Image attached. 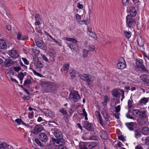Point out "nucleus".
I'll return each instance as SVG.
<instances>
[{
	"mask_svg": "<svg viewBox=\"0 0 149 149\" xmlns=\"http://www.w3.org/2000/svg\"><path fill=\"white\" fill-rule=\"evenodd\" d=\"M42 85L47 92L54 93L56 92L57 87L54 82H45L42 83Z\"/></svg>",
	"mask_w": 149,
	"mask_h": 149,
	"instance_id": "nucleus-1",
	"label": "nucleus"
},
{
	"mask_svg": "<svg viewBox=\"0 0 149 149\" xmlns=\"http://www.w3.org/2000/svg\"><path fill=\"white\" fill-rule=\"evenodd\" d=\"M136 65L135 68L139 71L147 73H149V70H148L144 65L143 64V60L141 59H136Z\"/></svg>",
	"mask_w": 149,
	"mask_h": 149,
	"instance_id": "nucleus-2",
	"label": "nucleus"
},
{
	"mask_svg": "<svg viewBox=\"0 0 149 149\" xmlns=\"http://www.w3.org/2000/svg\"><path fill=\"white\" fill-rule=\"evenodd\" d=\"M68 99L71 102L75 103L78 102L81 99V97L78 91H74L70 93Z\"/></svg>",
	"mask_w": 149,
	"mask_h": 149,
	"instance_id": "nucleus-3",
	"label": "nucleus"
},
{
	"mask_svg": "<svg viewBox=\"0 0 149 149\" xmlns=\"http://www.w3.org/2000/svg\"><path fill=\"white\" fill-rule=\"evenodd\" d=\"M97 146V143L96 142H84L79 145V149H89Z\"/></svg>",
	"mask_w": 149,
	"mask_h": 149,
	"instance_id": "nucleus-4",
	"label": "nucleus"
},
{
	"mask_svg": "<svg viewBox=\"0 0 149 149\" xmlns=\"http://www.w3.org/2000/svg\"><path fill=\"white\" fill-rule=\"evenodd\" d=\"M81 79L83 80L86 81L87 82V84L89 86L90 84V82H92L95 79L94 76L89 74H84L80 75Z\"/></svg>",
	"mask_w": 149,
	"mask_h": 149,
	"instance_id": "nucleus-5",
	"label": "nucleus"
},
{
	"mask_svg": "<svg viewBox=\"0 0 149 149\" xmlns=\"http://www.w3.org/2000/svg\"><path fill=\"white\" fill-rule=\"evenodd\" d=\"M82 127L87 130L91 132H94V129L93 127V125L88 121H83L82 122Z\"/></svg>",
	"mask_w": 149,
	"mask_h": 149,
	"instance_id": "nucleus-6",
	"label": "nucleus"
},
{
	"mask_svg": "<svg viewBox=\"0 0 149 149\" xmlns=\"http://www.w3.org/2000/svg\"><path fill=\"white\" fill-rule=\"evenodd\" d=\"M35 42L36 45L39 48L43 50L46 49V45L44 43L42 40L36 38L35 39Z\"/></svg>",
	"mask_w": 149,
	"mask_h": 149,
	"instance_id": "nucleus-7",
	"label": "nucleus"
},
{
	"mask_svg": "<svg viewBox=\"0 0 149 149\" xmlns=\"http://www.w3.org/2000/svg\"><path fill=\"white\" fill-rule=\"evenodd\" d=\"M118 68L120 69H123L126 67V62L123 58H121L118 61V63L117 64Z\"/></svg>",
	"mask_w": 149,
	"mask_h": 149,
	"instance_id": "nucleus-8",
	"label": "nucleus"
},
{
	"mask_svg": "<svg viewBox=\"0 0 149 149\" xmlns=\"http://www.w3.org/2000/svg\"><path fill=\"white\" fill-rule=\"evenodd\" d=\"M135 16H132L130 15H127L126 17V22L129 28L131 27L132 24L135 22V20L132 18Z\"/></svg>",
	"mask_w": 149,
	"mask_h": 149,
	"instance_id": "nucleus-9",
	"label": "nucleus"
},
{
	"mask_svg": "<svg viewBox=\"0 0 149 149\" xmlns=\"http://www.w3.org/2000/svg\"><path fill=\"white\" fill-rule=\"evenodd\" d=\"M77 41L75 42H69L67 43L68 46L71 49V50L73 52L74 51H77L78 49V46L77 45Z\"/></svg>",
	"mask_w": 149,
	"mask_h": 149,
	"instance_id": "nucleus-10",
	"label": "nucleus"
},
{
	"mask_svg": "<svg viewBox=\"0 0 149 149\" xmlns=\"http://www.w3.org/2000/svg\"><path fill=\"white\" fill-rule=\"evenodd\" d=\"M127 12L130 13V15L132 16H135L137 14L136 10L134 7L132 6H129L127 9Z\"/></svg>",
	"mask_w": 149,
	"mask_h": 149,
	"instance_id": "nucleus-11",
	"label": "nucleus"
},
{
	"mask_svg": "<svg viewBox=\"0 0 149 149\" xmlns=\"http://www.w3.org/2000/svg\"><path fill=\"white\" fill-rule=\"evenodd\" d=\"M54 135L56 139L61 140L63 142H65V140L63 139V136L62 133L59 131L58 130H54Z\"/></svg>",
	"mask_w": 149,
	"mask_h": 149,
	"instance_id": "nucleus-12",
	"label": "nucleus"
},
{
	"mask_svg": "<svg viewBox=\"0 0 149 149\" xmlns=\"http://www.w3.org/2000/svg\"><path fill=\"white\" fill-rule=\"evenodd\" d=\"M31 80H33V79L31 76L28 75L26 79L25 80L24 83V85L26 87L29 88V85H31L32 82Z\"/></svg>",
	"mask_w": 149,
	"mask_h": 149,
	"instance_id": "nucleus-13",
	"label": "nucleus"
},
{
	"mask_svg": "<svg viewBox=\"0 0 149 149\" xmlns=\"http://www.w3.org/2000/svg\"><path fill=\"white\" fill-rule=\"evenodd\" d=\"M44 129L43 127L40 125H36L34 127L33 130V133L36 135L38 134L40 132H41Z\"/></svg>",
	"mask_w": 149,
	"mask_h": 149,
	"instance_id": "nucleus-14",
	"label": "nucleus"
},
{
	"mask_svg": "<svg viewBox=\"0 0 149 149\" xmlns=\"http://www.w3.org/2000/svg\"><path fill=\"white\" fill-rule=\"evenodd\" d=\"M4 64L6 67H8L15 64L14 61H13L10 57L8 58H5L4 62Z\"/></svg>",
	"mask_w": 149,
	"mask_h": 149,
	"instance_id": "nucleus-15",
	"label": "nucleus"
},
{
	"mask_svg": "<svg viewBox=\"0 0 149 149\" xmlns=\"http://www.w3.org/2000/svg\"><path fill=\"white\" fill-rule=\"evenodd\" d=\"M39 138L40 140L42 142H45L48 140L47 136L43 133H41L39 134Z\"/></svg>",
	"mask_w": 149,
	"mask_h": 149,
	"instance_id": "nucleus-16",
	"label": "nucleus"
},
{
	"mask_svg": "<svg viewBox=\"0 0 149 149\" xmlns=\"http://www.w3.org/2000/svg\"><path fill=\"white\" fill-rule=\"evenodd\" d=\"M9 54L11 57L14 58H17L19 56V54L17 52L13 50H10L9 52Z\"/></svg>",
	"mask_w": 149,
	"mask_h": 149,
	"instance_id": "nucleus-17",
	"label": "nucleus"
},
{
	"mask_svg": "<svg viewBox=\"0 0 149 149\" xmlns=\"http://www.w3.org/2000/svg\"><path fill=\"white\" fill-rule=\"evenodd\" d=\"M49 59L52 61H55L54 58L55 57L56 53L55 52H52L47 54Z\"/></svg>",
	"mask_w": 149,
	"mask_h": 149,
	"instance_id": "nucleus-18",
	"label": "nucleus"
},
{
	"mask_svg": "<svg viewBox=\"0 0 149 149\" xmlns=\"http://www.w3.org/2000/svg\"><path fill=\"white\" fill-rule=\"evenodd\" d=\"M7 44L5 41L0 39V48L2 49H5L7 48Z\"/></svg>",
	"mask_w": 149,
	"mask_h": 149,
	"instance_id": "nucleus-19",
	"label": "nucleus"
},
{
	"mask_svg": "<svg viewBox=\"0 0 149 149\" xmlns=\"http://www.w3.org/2000/svg\"><path fill=\"white\" fill-rule=\"evenodd\" d=\"M138 45L140 47H143L144 45V41L141 36L138 37L137 39Z\"/></svg>",
	"mask_w": 149,
	"mask_h": 149,
	"instance_id": "nucleus-20",
	"label": "nucleus"
},
{
	"mask_svg": "<svg viewBox=\"0 0 149 149\" xmlns=\"http://www.w3.org/2000/svg\"><path fill=\"white\" fill-rule=\"evenodd\" d=\"M125 125L129 130L131 131H132L134 130L133 128L134 125V123L133 122L127 123H125Z\"/></svg>",
	"mask_w": 149,
	"mask_h": 149,
	"instance_id": "nucleus-21",
	"label": "nucleus"
},
{
	"mask_svg": "<svg viewBox=\"0 0 149 149\" xmlns=\"http://www.w3.org/2000/svg\"><path fill=\"white\" fill-rule=\"evenodd\" d=\"M135 133V137L138 138V137H140L141 136V134L142 132L139 129H135L134 130Z\"/></svg>",
	"mask_w": 149,
	"mask_h": 149,
	"instance_id": "nucleus-22",
	"label": "nucleus"
},
{
	"mask_svg": "<svg viewBox=\"0 0 149 149\" xmlns=\"http://www.w3.org/2000/svg\"><path fill=\"white\" fill-rule=\"evenodd\" d=\"M139 117L142 119L146 118L147 117L146 111L143 110L142 111L141 110V113H140Z\"/></svg>",
	"mask_w": 149,
	"mask_h": 149,
	"instance_id": "nucleus-23",
	"label": "nucleus"
},
{
	"mask_svg": "<svg viewBox=\"0 0 149 149\" xmlns=\"http://www.w3.org/2000/svg\"><path fill=\"white\" fill-rule=\"evenodd\" d=\"M149 101L147 98L143 97L139 101L140 105H143L146 104Z\"/></svg>",
	"mask_w": 149,
	"mask_h": 149,
	"instance_id": "nucleus-24",
	"label": "nucleus"
},
{
	"mask_svg": "<svg viewBox=\"0 0 149 149\" xmlns=\"http://www.w3.org/2000/svg\"><path fill=\"white\" fill-rule=\"evenodd\" d=\"M111 93L113 97H117L118 95H120L121 93H119L118 91L116 89H113L111 92Z\"/></svg>",
	"mask_w": 149,
	"mask_h": 149,
	"instance_id": "nucleus-25",
	"label": "nucleus"
},
{
	"mask_svg": "<svg viewBox=\"0 0 149 149\" xmlns=\"http://www.w3.org/2000/svg\"><path fill=\"white\" fill-rule=\"evenodd\" d=\"M52 141L53 142L57 143L58 144H62L63 145L65 144V142H63L60 140L58 139H56L54 138H52Z\"/></svg>",
	"mask_w": 149,
	"mask_h": 149,
	"instance_id": "nucleus-26",
	"label": "nucleus"
},
{
	"mask_svg": "<svg viewBox=\"0 0 149 149\" xmlns=\"http://www.w3.org/2000/svg\"><path fill=\"white\" fill-rule=\"evenodd\" d=\"M142 133L143 134L147 135L149 134V128L147 127H144L142 129Z\"/></svg>",
	"mask_w": 149,
	"mask_h": 149,
	"instance_id": "nucleus-27",
	"label": "nucleus"
},
{
	"mask_svg": "<svg viewBox=\"0 0 149 149\" xmlns=\"http://www.w3.org/2000/svg\"><path fill=\"white\" fill-rule=\"evenodd\" d=\"M133 115L135 116H139L140 113H141V110L133 109L132 111Z\"/></svg>",
	"mask_w": 149,
	"mask_h": 149,
	"instance_id": "nucleus-28",
	"label": "nucleus"
},
{
	"mask_svg": "<svg viewBox=\"0 0 149 149\" xmlns=\"http://www.w3.org/2000/svg\"><path fill=\"white\" fill-rule=\"evenodd\" d=\"M9 146V145L4 143L1 142L0 143V149H6Z\"/></svg>",
	"mask_w": 149,
	"mask_h": 149,
	"instance_id": "nucleus-29",
	"label": "nucleus"
},
{
	"mask_svg": "<svg viewBox=\"0 0 149 149\" xmlns=\"http://www.w3.org/2000/svg\"><path fill=\"white\" fill-rule=\"evenodd\" d=\"M104 101L102 102V104L103 105H107L108 102L109 100V99L108 100V97L107 95H105L104 97Z\"/></svg>",
	"mask_w": 149,
	"mask_h": 149,
	"instance_id": "nucleus-30",
	"label": "nucleus"
},
{
	"mask_svg": "<svg viewBox=\"0 0 149 149\" xmlns=\"http://www.w3.org/2000/svg\"><path fill=\"white\" fill-rule=\"evenodd\" d=\"M64 38L65 40L70 41L69 42H75L77 41L76 40L73 38L64 37Z\"/></svg>",
	"mask_w": 149,
	"mask_h": 149,
	"instance_id": "nucleus-31",
	"label": "nucleus"
},
{
	"mask_svg": "<svg viewBox=\"0 0 149 149\" xmlns=\"http://www.w3.org/2000/svg\"><path fill=\"white\" fill-rule=\"evenodd\" d=\"M101 138L104 140L107 139L108 138V134L106 131H104L103 133L100 136Z\"/></svg>",
	"mask_w": 149,
	"mask_h": 149,
	"instance_id": "nucleus-32",
	"label": "nucleus"
},
{
	"mask_svg": "<svg viewBox=\"0 0 149 149\" xmlns=\"http://www.w3.org/2000/svg\"><path fill=\"white\" fill-rule=\"evenodd\" d=\"M24 77V74L23 73L20 72L17 75V77L20 80H22Z\"/></svg>",
	"mask_w": 149,
	"mask_h": 149,
	"instance_id": "nucleus-33",
	"label": "nucleus"
},
{
	"mask_svg": "<svg viewBox=\"0 0 149 149\" xmlns=\"http://www.w3.org/2000/svg\"><path fill=\"white\" fill-rule=\"evenodd\" d=\"M124 35L126 38H129L132 35V33L130 31H125L124 32Z\"/></svg>",
	"mask_w": 149,
	"mask_h": 149,
	"instance_id": "nucleus-34",
	"label": "nucleus"
},
{
	"mask_svg": "<svg viewBox=\"0 0 149 149\" xmlns=\"http://www.w3.org/2000/svg\"><path fill=\"white\" fill-rule=\"evenodd\" d=\"M69 64H65L62 67V69L64 71L67 70L69 69Z\"/></svg>",
	"mask_w": 149,
	"mask_h": 149,
	"instance_id": "nucleus-35",
	"label": "nucleus"
},
{
	"mask_svg": "<svg viewBox=\"0 0 149 149\" xmlns=\"http://www.w3.org/2000/svg\"><path fill=\"white\" fill-rule=\"evenodd\" d=\"M37 67V68H42L43 67V65L42 63L40 62L38 60L37 62L36 63ZM34 64H36V63H34Z\"/></svg>",
	"mask_w": 149,
	"mask_h": 149,
	"instance_id": "nucleus-36",
	"label": "nucleus"
},
{
	"mask_svg": "<svg viewBox=\"0 0 149 149\" xmlns=\"http://www.w3.org/2000/svg\"><path fill=\"white\" fill-rule=\"evenodd\" d=\"M88 34L89 36L92 37H93L95 39H96L97 38V37L96 36V34L95 33L93 32V31L89 33Z\"/></svg>",
	"mask_w": 149,
	"mask_h": 149,
	"instance_id": "nucleus-37",
	"label": "nucleus"
},
{
	"mask_svg": "<svg viewBox=\"0 0 149 149\" xmlns=\"http://www.w3.org/2000/svg\"><path fill=\"white\" fill-rule=\"evenodd\" d=\"M88 51L86 49H84L83 50V56L84 58H86L88 56Z\"/></svg>",
	"mask_w": 149,
	"mask_h": 149,
	"instance_id": "nucleus-38",
	"label": "nucleus"
},
{
	"mask_svg": "<svg viewBox=\"0 0 149 149\" xmlns=\"http://www.w3.org/2000/svg\"><path fill=\"white\" fill-rule=\"evenodd\" d=\"M34 141L36 143L38 144V145L40 146L41 147L43 146V145H42L40 142L38 138L35 139L34 140Z\"/></svg>",
	"mask_w": 149,
	"mask_h": 149,
	"instance_id": "nucleus-39",
	"label": "nucleus"
},
{
	"mask_svg": "<svg viewBox=\"0 0 149 149\" xmlns=\"http://www.w3.org/2000/svg\"><path fill=\"white\" fill-rule=\"evenodd\" d=\"M13 69L15 72H18L22 69V68L19 66H16L13 67Z\"/></svg>",
	"mask_w": 149,
	"mask_h": 149,
	"instance_id": "nucleus-40",
	"label": "nucleus"
},
{
	"mask_svg": "<svg viewBox=\"0 0 149 149\" xmlns=\"http://www.w3.org/2000/svg\"><path fill=\"white\" fill-rule=\"evenodd\" d=\"M59 111L62 113L63 116L65 115L68 114L66 111L63 108H62L61 109H60Z\"/></svg>",
	"mask_w": 149,
	"mask_h": 149,
	"instance_id": "nucleus-41",
	"label": "nucleus"
},
{
	"mask_svg": "<svg viewBox=\"0 0 149 149\" xmlns=\"http://www.w3.org/2000/svg\"><path fill=\"white\" fill-rule=\"evenodd\" d=\"M140 78L143 82H146L148 77L146 75H143L141 76Z\"/></svg>",
	"mask_w": 149,
	"mask_h": 149,
	"instance_id": "nucleus-42",
	"label": "nucleus"
},
{
	"mask_svg": "<svg viewBox=\"0 0 149 149\" xmlns=\"http://www.w3.org/2000/svg\"><path fill=\"white\" fill-rule=\"evenodd\" d=\"M90 139L91 140L97 141L98 139V136L97 135H92L90 137Z\"/></svg>",
	"mask_w": 149,
	"mask_h": 149,
	"instance_id": "nucleus-43",
	"label": "nucleus"
},
{
	"mask_svg": "<svg viewBox=\"0 0 149 149\" xmlns=\"http://www.w3.org/2000/svg\"><path fill=\"white\" fill-rule=\"evenodd\" d=\"M63 117V119L66 122L68 123V121H69V120L68 118V114L65 115H64Z\"/></svg>",
	"mask_w": 149,
	"mask_h": 149,
	"instance_id": "nucleus-44",
	"label": "nucleus"
},
{
	"mask_svg": "<svg viewBox=\"0 0 149 149\" xmlns=\"http://www.w3.org/2000/svg\"><path fill=\"white\" fill-rule=\"evenodd\" d=\"M95 47L94 45H90L89 46L88 51H92L94 50Z\"/></svg>",
	"mask_w": 149,
	"mask_h": 149,
	"instance_id": "nucleus-45",
	"label": "nucleus"
},
{
	"mask_svg": "<svg viewBox=\"0 0 149 149\" xmlns=\"http://www.w3.org/2000/svg\"><path fill=\"white\" fill-rule=\"evenodd\" d=\"M122 2L123 5L126 6L129 3V0H122Z\"/></svg>",
	"mask_w": 149,
	"mask_h": 149,
	"instance_id": "nucleus-46",
	"label": "nucleus"
},
{
	"mask_svg": "<svg viewBox=\"0 0 149 149\" xmlns=\"http://www.w3.org/2000/svg\"><path fill=\"white\" fill-rule=\"evenodd\" d=\"M118 139L123 141H125L126 140L123 135H121L118 136Z\"/></svg>",
	"mask_w": 149,
	"mask_h": 149,
	"instance_id": "nucleus-47",
	"label": "nucleus"
},
{
	"mask_svg": "<svg viewBox=\"0 0 149 149\" xmlns=\"http://www.w3.org/2000/svg\"><path fill=\"white\" fill-rule=\"evenodd\" d=\"M35 19L36 20L40 21L41 20L39 14H36L35 15Z\"/></svg>",
	"mask_w": 149,
	"mask_h": 149,
	"instance_id": "nucleus-48",
	"label": "nucleus"
},
{
	"mask_svg": "<svg viewBox=\"0 0 149 149\" xmlns=\"http://www.w3.org/2000/svg\"><path fill=\"white\" fill-rule=\"evenodd\" d=\"M32 71L35 75L38 76L39 77H42V75L40 74V73H38L37 72H36V70H35L33 69L32 70Z\"/></svg>",
	"mask_w": 149,
	"mask_h": 149,
	"instance_id": "nucleus-49",
	"label": "nucleus"
},
{
	"mask_svg": "<svg viewBox=\"0 0 149 149\" xmlns=\"http://www.w3.org/2000/svg\"><path fill=\"white\" fill-rule=\"evenodd\" d=\"M133 103V101L129 100L128 101V107L129 108H131L132 106V103Z\"/></svg>",
	"mask_w": 149,
	"mask_h": 149,
	"instance_id": "nucleus-50",
	"label": "nucleus"
},
{
	"mask_svg": "<svg viewBox=\"0 0 149 149\" xmlns=\"http://www.w3.org/2000/svg\"><path fill=\"white\" fill-rule=\"evenodd\" d=\"M126 116L128 118L130 119H133L134 120L135 119V118L134 117L131 116L129 113H126Z\"/></svg>",
	"mask_w": 149,
	"mask_h": 149,
	"instance_id": "nucleus-51",
	"label": "nucleus"
},
{
	"mask_svg": "<svg viewBox=\"0 0 149 149\" xmlns=\"http://www.w3.org/2000/svg\"><path fill=\"white\" fill-rule=\"evenodd\" d=\"M28 39V37L27 36H22L21 37V40H25Z\"/></svg>",
	"mask_w": 149,
	"mask_h": 149,
	"instance_id": "nucleus-52",
	"label": "nucleus"
},
{
	"mask_svg": "<svg viewBox=\"0 0 149 149\" xmlns=\"http://www.w3.org/2000/svg\"><path fill=\"white\" fill-rule=\"evenodd\" d=\"M119 91L122 93V94L121 95V96L122 97V98L121 99V101H122L123 100V99L125 97V96H124V92H125V91H123V90L121 89H120Z\"/></svg>",
	"mask_w": 149,
	"mask_h": 149,
	"instance_id": "nucleus-53",
	"label": "nucleus"
},
{
	"mask_svg": "<svg viewBox=\"0 0 149 149\" xmlns=\"http://www.w3.org/2000/svg\"><path fill=\"white\" fill-rule=\"evenodd\" d=\"M59 145V146L57 149H67L66 147L64 146V145L62 144H60Z\"/></svg>",
	"mask_w": 149,
	"mask_h": 149,
	"instance_id": "nucleus-54",
	"label": "nucleus"
},
{
	"mask_svg": "<svg viewBox=\"0 0 149 149\" xmlns=\"http://www.w3.org/2000/svg\"><path fill=\"white\" fill-rule=\"evenodd\" d=\"M120 105H119L115 108V111L116 112L118 113L120 111Z\"/></svg>",
	"mask_w": 149,
	"mask_h": 149,
	"instance_id": "nucleus-55",
	"label": "nucleus"
},
{
	"mask_svg": "<svg viewBox=\"0 0 149 149\" xmlns=\"http://www.w3.org/2000/svg\"><path fill=\"white\" fill-rule=\"evenodd\" d=\"M70 74L72 78H74L75 77L76 73L75 71H74L73 70L72 72L70 73Z\"/></svg>",
	"mask_w": 149,
	"mask_h": 149,
	"instance_id": "nucleus-56",
	"label": "nucleus"
},
{
	"mask_svg": "<svg viewBox=\"0 0 149 149\" xmlns=\"http://www.w3.org/2000/svg\"><path fill=\"white\" fill-rule=\"evenodd\" d=\"M145 143L146 145H149V136L146 137L145 139Z\"/></svg>",
	"mask_w": 149,
	"mask_h": 149,
	"instance_id": "nucleus-57",
	"label": "nucleus"
},
{
	"mask_svg": "<svg viewBox=\"0 0 149 149\" xmlns=\"http://www.w3.org/2000/svg\"><path fill=\"white\" fill-rule=\"evenodd\" d=\"M101 113L102 114H103V117L105 118V120L106 121H108V120H109V118L108 117L107 114V113H105V114H104V113L103 114L102 112H101Z\"/></svg>",
	"mask_w": 149,
	"mask_h": 149,
	"instance_id": "nucleus-58",
	"label": "nucleus"
},
{
	"mask_svg": "<svg viewBox=\"0 0 149 149\" xmlns=\"http://www.w3.org/2000/svg\"><path fill=\"white\" fill-rule=\"evenodd\" d=\"M33 116V112L32 111L31 112H29L28 113V117L30 118H31Z\"/></svg>",
	"mask_w": 149,
	"mask_h": 149,
	"instance_id": "nucleus-59",
	"label": "nucleus"
},
{
	"mask_svg": "<svg viewBox=\"0 0 149 149\" xmlns=\"http://www.w3.org/2000/svg\"><path fill=\"white\" fill-rule=\"evenodd\" d=\"M22 59L24 61V63L26 65H28L29 64V62L27 61V59L24 58H22Z\"/></svg>",
	"mask_w": 149,
	"mask_h": 149,
	"instance_id": "nucleus-60",
	"label": "nucleus"
},
{
	"mask_svg": "<svg viewBox=\"0 0 149 149\" xmlns=\"http://www.w3.org/2000/svg\"><path fill=\"white\" fill-rule=\"evenodd\" d=\"M22 36L21 33L20 32H19L17 34V38L18 40H21Z\"/></svg>",
	"mask_w": 149,
	"mask_h": 149,
	"instance_id": "nucleus-61",
	"label": "nucleus"
},
{
	"mask_svg": "<svg viewBox=\"0 0 149 149\" xmlns=\"http://www.w3.org/2000/svg\"><path fill=\"white\" fill-rule=\"evenodd\" d=\"M55 42H56L57 44L60 46H61V43L57 41L55 39L52 38V39Z\"/></svg>",
	"mask_w": 149,
	"mask_h": 149,
	"instance_id": "nucleus-62",
	"label": "nucleus"
},
{
	"mask_svg": "<svg viewBox=\"0 0 149 149\" xmlns=\"http://www.w3.org/2000/svg\"><path fill=\"white\" fill-rule=\"evenodd\" d=\"M97 118L101 116L100 112L99 111H96L95 112Z\"/></svg>",
	"mask_w": 149,
	"mask_h": 149,
	"instance_id": "nucleus-63",
	"label": "nucleus"
},
{
	"mask_svg": "<svg viewBox=\"0 0 149 149\" xmlns=\"http://www.w3.org/2000/svg\"><path fill=\"white\" fill-rule=\"evenodd\" d=\"M42 58L46 62L48 61V59L45 55H42Z\"/></svg>",
	"mask_w": 149,
	"mask_h": 149,
	"instance_id": "nucleus-64",
	"label": "nucleus"
}]
</instances>
